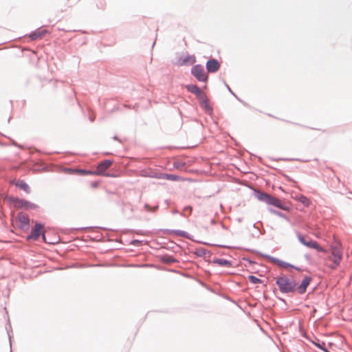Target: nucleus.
<instances>
[{
    "instance_id": "nucleus-17",
    "label": "nucleus",
    "mask_w": 352,
    "mask_h": 352,
    "mask_svg": "<svg viewBox=\"0 0 352 352\" xmlns=\"http://www.w3.org/2000/svg\"><path fill=\"white\" fill-rule=\"evenodd\" d=\"M269 195H270L269 194H267L265 192H258L257 195V198L260 201L266 202Z\"/></svg>"
},
{
    "instance_id": "nucleus-26",
    "label": "nucleus",
    "mask_w": 352,
    "mask_h": 352,
    "mask_svg": "<svg viewBox=\"0 0 352 352\" xmlns=\"http://www.w3.org/2000/svg\"><path fill=\"white\" fill-rule=\"evenodd\" d=\"M43 240H44L45 242L48 243V242L46 241V239H45V234H43Z\"/></svg>"
},
{
    "instance_id": "nucleus-18",
    "label": "nucleus",
    "mask_w": 352,
    "mask_h": 352,
    "mask_svg": "<svg viewBox=\"0 0 352 352\" xmlns=\"http://www.w3.org/2000/svg\"><path fill=\"white\" fill-rule=\"evenodd\" d=\"M69 172L71 173H76L80 175H89L92 174L91 171L82 170V169H76V170H70Z\"/></svg>"
},
{
    "instance_id": "nucleus-23",
    "label": "nucleus",
    "mask_w": 352,
    "mask_h": 352,
    "mask_svg": "<svg viewBox=\"0 0 352 352\" xmlns=\"http://www.w3.org/2000/svg\"><path fill=\"white\" fill-rule=\"evenodd\" d=\"M315 344H316L318 348H320V349H322V350L325 351L326 352H329V351H327L326 349H324L323 348V345H324V342H322V344H320V343H315Z\"/></svg>"
},
{
    "instance_id": "nucleus-8",
    "label": "nucleus",
    "mask_w": 352,
    "mask_h": 352,
    "mask_svg": "<svg viewBox=\"0 0 352 352\" xmlns=\"http://www.w3.org/2000/svg\"><path fill=\"white\" fill-rule=\"evenodd\" d=\"M311 280V277L305 276L302 280L300 285L298 287H296L298 292L301 294H304L306 292L307 287L310 284Z\"/></svg>"
},
{
    "instance_id": "nucleus-25",
    "label": "nucleus",
    "mask_w": 352,
    "mask_h": 352,
    "mask_svg": "<svg viewBox=\"0 0 352 352\" xmlns=\"http://www.w3.org/2000/svg\"><path fill=\"white\" fill-rule=\"evenodd\" d=\"M19 206H24L23 204L22 203L21 201H19Z\"/></svg>"
},
{
    "instance_id": "nucleus-15",
    "label": "nucleus",
    "mask_w": 352,
    "mask_h": 352,
    "mask_svg": "<svg viewBox=\"0 0 352 352\" xmlns=\"http://www.w3.org/2000/svg\"><path fill=\"white\" fill-rule=\"evenodd\" d=\"M16 186L20 189L23 190L26 192H30V188L28 185L23 181L19 180L16 182Z\"/></svg>"
},
{
    "instance_id": "nucleus-10",
    "label": "nucleus",
    "mask_w": 352,
    "mask_h": 352,
    "mask_svg": "<svg viewBox=\"0 0 352 352\" xmlns=\"http://www.w3.org/2000/svg\"><path fill=\"white\" fill-rule=\"evenodd\" d=\"M195 62V58L192 56H186L184 58H179L177 62V65L178 66H183V65H192Z\"/></svg>"
},
{
    "instance_id": "nucleus-4",
    "label": "nucleus",
    "mask_w": 352,
    "mask_h": 352,
    "mask_svg": "<svg viewBox=\"0 0 352 352\" xmlns=\"http://www.w3.org/2000/svg\"><path fill=\"white\" fill-rule=\"evenodd\" d=\"M298 240L301 243H302L303 245L308 248L316 249L318 252H326V250L322 247H320L316 241H314L313 240L306 241L305 237L302 236H299Z\"/></svg>"
},
{
    "instance_id": "nucleus-1",
    "label": "nucleus",
    "mask_w": 352,
    "mask_h": 352,
    "mask_svg": "<svg viewBox=\"0 0 352 352\" xmlns=\"http://www.w3.org/2000/svg\"><path fill=\"white\" fill-rule=\"evenodd\" d=\"M342 258V252L339 244H333L331 246V256L327 258V261H331V264L328 266L334 270L340 265Z\"/></svg>"
},
{
    "instance_id": "nucleus-9",
    "label": "nucleus",
    "mask_w": 352,
    "mask_h": 352,
    "mask_svg": "<svg viewBox=\"0 0 352 352\" xmlns=\"http://www.w3.org/2000/svg\"><path fill=\"white\" fill-rule=\"evenodd\" d=\"M220 65L219 62L215 59H211L206 63V69L208 72H216L219 70Z\"/></svg>"
},
{
    "instance_id": "nucleus-21",
    "label": "nucleus",
    "mask_w": 352,
    "mask_h": 352,
    "mask_svg": "<svg viewBox=\"0 0 352 352\" xmlns=\"http://www.w3.org/2000/svg\"><path fill=\"white\" fill-rule=\"evenodd\" d=\"M219 265H228L230 263L225 259H219L216 261Z\"/></svg>"
},
{
    "instance_id": "nucleus-5",
    "label": "nucleus",
    "mask_w": 352,
    "mask_h": 352,
    "mask_svg": "<svg viewBox=\"0 0 352 352\" xmlns=\"http://www.w3.org/2000/svg\"><path fill=\"white\" fill-rule=\"evenodd\" d=\"M43 232V226L41 224L36 223L32 228L30 234L28 236V240H37Z\"/></svg>"
},
{
    "instance_id": "nucleus-3",
    "label": "nucleus",
    "mask_w": 352,
    "mask_h": 352,
    "mask_svg": "<svg viewBox=\"0 0 352 352\" xmlns=\"http://www.w3.org/2000/svg\"><path fill=\"white\" fill-rule=\"evenodd\" d=\"M192 75L199 81H206L207 75L204 72V68L199 65H195L192 68Z\"/></svg>"
},
{
    "instance_id": "nucleus-16",
    "label": "nucleus",
    "mask_w": 352,
    "mask_h": 352,
    "mask_svg": "<svg viewBox=\"0 0 352 352\" xmlns=\"http://www.w3.org/2000/svg\"><path fill=\"white\" fill-rule=\"evenodd\" d=\"M297 199L301 202L305 206H309L311 204L310 200L306 197L305 196L300 195L299 196Z\"/></svg>"
},
{
    "instance_id": "nucleus-12",
    "label": "nucleus",
    "mask_w": 352,
    "mask_h": 352,
    "mask_svg": "<svg viewBox=\"0 0 352 352\" xmlns=\"http://www.w3.org/2000/svg\"><path fill=\"white\" fill-rule=\"evenodd\" d=\"M186 89L190 92L195 94L199 98H201L204 96L202 91L197 85H189L186 86Z\"/></svg>"
},
{
    "instance_id": "nucleus-22",
    "label": "nucleus",
    "mask_w": 352,
    "mask_h": 352,
    "mask_svg": "<svg viewBox=\"0 0 352 352\" xmlns=\"http://www.w3.org/2000/svg\"><path fill=\"white\" fill-rule=\"evenodd\" d=\"M192 212V207L187 206L184 209V212L185 214H190Z\"/></svg>"
},
{
    "instance_id": "nucleus-7",
    "label": "nucleus",
    "mask_w": 352,
    "mask_h": 352,
    "mask_svg": "<svg viewBox=\"0 0 352 352\" xmlns=\"http://www.w3.org/2000/svg\"><path fill=\"white\" fill-rule=\"evenodd\" d=\"M112 164V162L111 160H104L100 162L96 168V174L101 175L102 174L107 168H109Z\"/></svg>"
},
{
    "instance_id": "nucleus-14",
    "label": "nucleus",
    "mask_w": 352,
    "mask_h": 352,
    "mask_svg": "<svg viewBox=\"0 0 352 352\" xmlns=\"http://www.w3.org/2000/svg\"><path fill=\"white\" fill-rule=\"evenodd\" d=\"M273 262L274 263H276L277 265H278L279 267H281L283 268H286V269H288L289 267H294V266L288 263H286L283 261H280L279 259H277V258H274L273 260Z\"/></svg>"
},
{
    "instance_id": "nucleus-6",
    "label": "nucleus",
    "mask_w": 352,
    "mask_h": 352,
    "mask_svg": "<svg viewBox=\"0 0 352 352\" xmlns=\"http://www.w3.org/2000/svg\"><path fill=\"white\" fill-rule=\"evenodd\" d=\"M17 221L19 223V226L22 229H28L30 219L28 215L25 214H19L17 217Z\"/></svg>"
},
{
    "instance_id": "nucleus-20",
    "label": "nucleus",
    "mask_w": 352,
    "mask_h": 352,
    "mask_svg": "<svg viewBox=\"0 0 352 352\" xmlns=\"http://www.w3.org/2000/svg\"><path fill=\"white\" fill-rule=\"evenodd\" d=\"M248 279L250 280V281L254 284H256V283H261V280L258 278H256V276H250L248 277Z\"/></svg>"
},
{
    "instance_id": "nucleus-13",
    "label": "nucleus",
    "mask_w": 352,
    "mask_h": 352,
    "mask_svg": "<svg viewBox=\"0 0 352 352\" xmlns=\"http://www.w3.org/2000/svg\"><path fill=\"white\" fill-rule=\"evenodd\" d=\"M46 30H36L34 32H32L30 35V38L32 40H37L39 38H41L43 37V36L45 34Z\"/></svg>"
},
{
    "instance_id": "nucleus-2",
    "label": "nucleus",
    "mask_w": 352,
    "mask_h": 352,
    "mask_svg": "<svg viewBox=\"0 0 352 352\" xmlns=\"http://www.w3.org/2000/svg\"><path fill=\"white\" fill-rule=\"evenodd\" d=\"M276 284L282 292H291L296 289V284L286 276H280L276 278Z\"/></svg>"
},
{
    "instance_id": "nucleus-19",
    "label": "nucleus",
    "mask_w": 352,
    "mask_h": 352,
    "mask_svg": "<svg viewBox=\"0 0 352 352\" xmlns=\"http://www.w3.org/2000/svg\"><path fill=\"white\" fill-rule=\"evenodd\" d=\"M163 261L166 263H171L175 262V259L170 256H165L162 258Z\"/></svg>"
},
{
    "instance_id": "nucleus-24",
    "label": "nucleus",
    "mask_w": 352,
    "mask_h": 352,
    "mask_svg": "<svg viewBox=\"0 0 352 352\" xmlns=\"http://www.w3.org/2000/svg\"><path fill=\"white\" fill-rule=\"evenodd\" d=\"M168 179H170L172 180H175L176 179V176L175 175H168L167 177Z\"/></svg>"
},
{
    "instance_id": "nucleus-11",
    "label": "nucleus",
    "mask_w": 352,
    "mask_h": 352,
    "mask_svg": "<svg viewBox=\"0 0 352 352\" xmlns=\"http://www.w3.org/2000/svg\"><path fill=\"white\" fill-rule=\"evenodd\" d=\"M270 205H272V206H276L279 208H281V209H283V210H286V208H285L283 206V204L281 202V201L274 197H272L270 195H269L267 199V201L265 202Z\"/></svg>"
}]
</instances>
